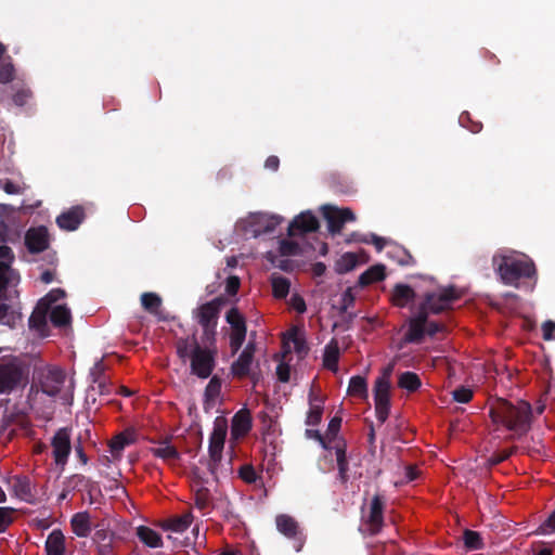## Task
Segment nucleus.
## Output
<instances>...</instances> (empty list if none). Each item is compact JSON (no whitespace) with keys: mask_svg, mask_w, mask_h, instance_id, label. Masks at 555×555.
<instances>
[{"mask_svg":"<svg viewBox=\"0 0 555 555\" xmlns=\"http://www.w3.org/2000/svg\"><path fill=\"white\" fill-rule=\"evenodd\" d=\"M282 222V218L278 216H272L266 219L263 223V229L260 231L258 230V233H272L275 228Z\"/></svg>","mask_w":555,"mask_h":555,"instance_id":"61","label":"nucleus"},{"mask_svg":"<svg viewBox=\"0 0 555 555\" xmlns=\"http://www.w3.org/2000/svg\"><path fill=\"white\" fill-rule=\"evenodd\" d=\"M354 295L351 288H347L341 295L340 299V312L345 313L347 310L354 305Z\"/></svg>","mask_w":555,"mask_h":555,"instance_id":"57","label":"nucleus"},{"mask_svg":"<svg viewBox=\"0 0 555 555\" xmlns=\"http://www.w3.org/2000/svg\"><path fill=\"white\" fill-rule=\"evenodd\" d=\"M238 475L246 483H254L257 480L256 470L251 465L241 466Z\"/></svg>","mask_w":555,"mask_h":555,"instance_id":"55","label":"nucleus"},{"mask_svg":"<svg viewBox=\"0 0 555 555\" xmlns=\"http://www.w3.org/2000/svg\"><path fill=\"white\" fill-rule=\"evenodd\" d=\"M464 545L468 551L482 550L485 546L483 540L479 532L466 529L463 532Z\"/></svg>","mask_w":555,"mask_h":555,"instance_id":"43","label":"nucleus"},{"mask_svg":"<svg viewBox=\"0 0 555 555\" xmlns=\"http://www.w3.org/2000/svg\"><path fill=\"white\" fill-rule=\"evenodd\" d=\"M415 291L408 284L398 283L395 285L391 294L393 306L404 308L415 299Z\"/></svg>","mask_w":555,"mask_h":555,"instance_id":"20","label":"nucleus"},{"mask_svg":"<svg viewBox=\"0 0 555 555\" xmlns=\"http://www.w3.org/2000/svg\"><path fill=\"white\" fill-rule=\"evenodd\" d=\"M305 436L309 439L317 440L322 446L323 449L332 450L333 446L328 444L325 437L318 429H306Z\"/></svg>","mask_w":555,"mask_h":555,"instance_id":"56","label":"nucleus"},{"mask_svg":"<svg viewBox=\"0 0 555 555\" xmlns=\"http://www.w3.org/2000/svg\"><path fill=\"white\" fill-rule=\"evenodd\" d=\"M86 215L85 209L81 206H74L68 210L62 212L56 218V223L62 230L75 231L78 229L80 223L83 221Z\"/></svg>","mask_w":555,"mask_h":555,"instance_id":"16","label":"nucleus"},{"mask_svg":"<svg viewBox=\"0 0 555 555\" xmlns=\"http://www.w3.org/2000/svg\"><path fill=\"white\" fill-rule=\"evenodd\" d=\"M137 535L142 543L152 548L163 546V540L160 534L146 526H140L137 529Z\"/></svg>","mask_w":555,"mask_h":555,"instance_id":"32","label":"nucleus"},{"mask_svg":"<svg viewBox=\"0 0 555 555\" xmlns=\"http://www.w3.org/2000/svg\"><path fill=\"white\" fill-rule=\"evenodd\" d=\"M339 347L335 339H332L324 348L323 365L333 372L338 370Z\"/></svg>","mask_w":555,"mask_h":555,"instance_id":"31","label":"nucleus"},{"mask_svg":"<svg viewBox=\"0 0 555 555\" xmlns=\"http://www.w3.org/2000/svg\"><path fill=\"white\" fill-rule=\"evenodd\" d=\"M193 516L190 512L166 519L163 524L165 530L184 532L192 524Z\"/></svg>","mask_w":555,"mask_h":555,"instance_id":"28","label":"nucleus"},{"mask_svg":"<svg viewBox=\"0 0 555 555\" xmlns=\"http://www.w3.org/2000/svg\"><path fill=\"white\" fill-rule=\"evenodd\" d=\"M49 310V305L40 300L29 318V326L43 334L48 328L47 315Z\"/></svg>","mask_w":555,"mask_h":555,"instance_id":"23","label":"nucleus"},{"mask_svg":"<svg viewBox=\"0 0 555 555\" xmlns=\"http://www.w3.org/2000/svg\"><path fill=\"white\" fill-rule=\"evenodd\" d=\"M92 539L96 546H99L101 543L105 544L108 542H114L115 533L107 528L98 525Z\"/></svg>","mask_w":555,"mask_h":555,"instance_id":"48","label":"nucleus"},{"mask_svg":"<svg viewBox=\"0 0 555 555\" xmlns=\"http://www.w3.org/2000/svg\"><path fill=\"white\" fill-rule=\"evenodd\" d=\"M216 348L202 347L193 335V349L190 359L191 374L202 379L208 378L216 366Z\"/></svg>","mask_w":555,"mask_h":555,"instance_id":"5","label":"nucleus"},{"mask_svg":"<svg viewBox=\"0 0 555 555\" xmlns=\"http://www.w3.org/2000/svg\"><path fill=\"white\" fill-rule=\"evenodd\" d=\"M348 395L361 399L367 398V383L365 377L356 375L349 380Z\"/></svg>","mask_w":555,"mask_h":555,"instance_id":"37","label":"nucleus"},{"mask_svg":"<svg viewBox=\"0 0 555 555\" xmlns=\"http://www.w3.org/2000/svg\"><path fill=\"white\" fill-rule=\"evenodd\" d=\"M64 485H66V487L73 491L81 490V489L91 491L94 489L95 482L81 474H74V475L69 476L68 478H66V480L64 481Z\"/></svg>","mask_w":555,"mask_h":555,"instance_id":"36","label":"nucleus"},{"mask_svg":"<svg viewBox=\"0 0 555 555\" xmlns=\"http://www.w3.org/2000/svg\"><path fill=\"white\" fill-rule=\"evenodd\" d=\"M44 550L47 555H66L65 537L60 529H54L48 535Z\"/></svg>","mask_w":555,"mask_h":555,"instance_id":"21","label":"nucleus"},{"mask_svg":"<svg viewBox=\"0 0 555 555\" xmlns=\"http://www.w3.org/2000/svg\"><path fill=\"white\" fill-rule=\"evenodd\" d=\"M489 416L494 424H501L518 436L525 435L531 428L532 409L530 403L524 400L516 404L498 398L489 409Z\"/></svg>","mask_w":555,"mask_h":555,"instance_id":"1","label":"nucleus"},{"mask_svg":"<svg viewBox=\"0 0 555 555\" xmlns=\"http://www.w3.org/2000/svg\"><path fill=\"white\" fill-rule=\"evenodd\" d=\"M279 249L282 256H296L299 253V245L294 241L282 240Z\"/></svg>","mask_w":555,"mask_h":555,"instance_id":"52","label":"nucleus"},{"mask_svg":"<svg viewBox=\"0 0 555 555\" xmlns=\"http://www.w3.org/2000/svg\"><path fill=\"white\" fill-rule=\"evenodd\" d=\"M493 266L505 285L517 286L520 279L537 275L534 262L530 258L493 257Z\"/></svg>","mask_w":555,"mask_h":555,"instance_id":"2","label":"nucleus"},{"mask_svg":"<svg viewBox=\"0 0 555 555\" xmlns=\"http://www.w3.org/2000/svg\"><path fill=\"white\" fill-rule=\"evenodd\" d=\"M73 532L79 538H87L91 532L90 515L87 512L76 513L70 519Z\"/></svg>","mask_w":555,"mask_h":555,"instance_id":"25","label":"nucleus"},{"mask_svg":"<svg viewBox=\"0 0 555 555\" xmlns=\"http://www.w3.org/2000/svg\"><path fill=\"white\" fill-rule=\"evenodd\" d=\"M323 215L327 221L328 231L332 234L340 233L346 222L356 220V215L350 208L339 209L337 207L326 205L323 207Z\"/></svg>","mask_w":555,"mask_h":555,"instance_id":"12","label":"nucleus"},{"mask_svg":"<svg viewBox=\"0 0 555 555\" xmlns=\"http://www.w3.org/2000/svg\"><path fill=\"white\" fill-rule=\"evenodd\" d=\"M387 255L397 261L398 264L403 267L414 266L416 263V260L411 255V253L400 245H392L391 248L387 251Z\"/></svg>","mask_w":555,"mask_h":555,"instance_id":"35","label":"nucleus"},{"mask_svg":"<svg viewBox=\"0 0 555 555\" xmlns=\"http://www.w3.org/2000/svg\"><path fill=\"white\" fill-rule=\"evenodd\" d=\"M13 491L18 499L27 503L35 502V494L33 492L31 481L28 477H15L13 481Z\"/></svg>","mask_w":555,"mask_h":555,"instance_id":"24","label":"nucleus"},{"mask_svg":"<svg viewBox=\"0 0 555 555\" xmlns=\"http://www.w3.org/2000/svg\"><path fill=\"white\" fill-rule=\"evenodd\" d=\"M221 386H222L221 378L217 375H214L210 378V380L207 384L205 391H204V409L206 411L215 404L217 398L220 396Z\"/></svg>","mask_w":555,"mask_h":555,"instance_id":"27","label":"nucleus"},{"mask_svg":"<svg viewBox=\"0 0 555 555\" xmlns=\"http://www.w3.org/2000/svg\"><path fill=\"white\" fill-rule=\"evenodd\" d=\"M15 259L13 250L7 244L0 245V292L20 282V274L12 268Z\"/></svg>","mask_w":555,"mask_h":555,"instance_id":"8","label":"nucleus"},{"mask_svg":"<svg viewBox=\"0 0 555 555\" xmlns=\"http://www.w3.org/2000/svg\"><path fill=\"white\" fill-rule=\"evenodd\" d=\"M225 321L231 326V334L247 335V326L245 317L236 307H232L225 313Z\"/></svg>","mask_w":555,"mask_h":555,"instance_id":"26","label":"nucleus"},{"mask_svg":"<svg viewBox=\"0 0 555 555\" xmlns=\"http://www.w3.org/2000/svg\"><path fill=\"white\" fill-rule=\"evenodd\" d=\"M178 357L185 361L188 358L191 359V351L193 349V336L186 338H179L176 344Z\"/></svg>","mask_w":555,"mask_h":555,"instance_id":"46","label":"nucleus"},{"mask_svg":"<svg viewBox=\"0 0 555 555\" xmlns=\"http://www.w3.org/2000/svg\"><path fill=\"white\" fill-rule=\"evenodd\" d=\"M275 524L278 530L288 539H297L298 534H300L298 522L289 515H278Z\"/></svg>","mask_w":555,"mask_h":555,"instance_id":"22","label":"nucleus"},{"mask_svg":"<svg viewBox=\"0 0 555 555\" xmlns=\"http://www.w3.org/2000/svg\"><path fill=\"white\" fill-rule=\"evenodd\" d=\"M358 264V258L354 254L347 253L337 261V271L346 273L353 270Z\"/></svg>","mask_w":555,"mask_h":555,"instance_id":"47","label":"nucleus"},{"mask_svg":"<svg viewBox=\"0 0 555 555\" xmlns=\"http://www.w3.org/2000/svg\"><path fill=\"white\" fill-rule=\"evenodd\" d=\"M555 531V509L551 515L540 525L538 532L548 534Z\"/></svg>","mask_w":555,"mask_h":555,"instance_id":"58","label":"nucleus"},{"mask_svg":"<svg viewBox=\"0 0 555 555\" xmlns=\"http://www.w3.org/2000/svg\"><path fill=\"white\" fill-rule=\"evenodd\" d=\"M473 390L463 386L452 391L454 401L460 403H468L473 399Z\"/></svg>","mask_w":555,"mask_h":555,"instance_id":"53","label":"nucleus"},{"mask_svg":"<svg viewBox=\"0 0 555 555\" xmlns=\"http://www.w3.org/2000/svg\"><path fill=\"white\" fill-rule=\"evenodd\" d=\"M309 405L310 409L307 413L306 425L317 426L320 424L323 415V405L321 403H313V390L309 392Z\"/></svg>","mask_w":555,"mask_h":555,"instance_id":"42","label":"nucleus"},{"mask_svg":"<svg viewBox=\"0 0 555 555\" xmlns=\"http://www.w3.org/2000/svg\"><path fill=\"white\" fill-rule=\"evenodd\" d=\"M333 450H335L336 455V462H337V468H338V480L341 485L346 486L349 480V463L347 460L346 454V443L344 440L337 441L333 447Z\"/></svg>","mask_w":555,"mask_h":555,"instance_id":"19","label":"nucleus"},{"mask_svg":"<svg viewBox=\"0 0 555 555\" xmlns=\"http://www.w3.org/2000/svg\"><path fill=\"white\" fill-rule=\"evenodd\" d=\"M319 229L317 217L310 211L301 212L289 223L287 234L289 236L304 235L315 232Z\"/></svg>","mask_w":555,"mask_h":555,"instance_id":"14","label":"nucleus"},{"mask_svg":"<svg viewBox=\"0 0 555 555\" xmlns=\"http://www.w3.org/2000/svg\"><path fill=\"white\" fill-rule=\"evenodd\" d=\"M132 439L126 433H120L115 436L109 442V451L115 460L121 457L125 448L132 443Z\"/></svg>","mask_w":555,"mask_h":555,"instance_id":"40","label":"nucleus"},{"mask_svg":"<svg viewBox=\"0 0 555 555\" xmlns=\"http://www.w3.org/2000/svg\"><path fill=\"white\" fill-rule=\"evenodd\" d=\"M385 500L380 494H375L370 503L367 514L362 508V525L360 530L364 534L376 535L384 527Z\"/></svg>","mask_w":555,"mask_h":555,"instance_id":"6","label":"nucleus"},{"mask_svg":"<svg viewBox=\"0 0 555 555\" xmlns=\"http://www.w3.org/2000/svg\"><path fill=\"white\" fill-rule=\"evenodd\" d=\"M542 337L544 340L555 339V322L547 320L542 324Z\"/></svg>","mask_w":555,"mask_h":555,"instance_id":"62","label":"nucleus"},{"mask_svg":"<svg viewBox=\"0 0 555 555\" xmlns=\"http://www.w3.org/2000/svg\"><path fill=\"white\" fill-rule=\"evenodd\" d=\"M341 426V418L338 416H334L328 425L327 430L325 435V439L327 440L328 444L334 446L338 440H336L337 434Z\"/></svg>","mask_w":555,"mask_h":555,"instance_id":"50","label":"nucleus"},{"mask_svg":"<svg viewBox=\"0 0 555 555\" xmlns=\"http://www.w3.org/2000/svg\"><path fill=\"white\" fill-rule=\"evenodd\" d=\"M253 362L254 358L251 356L241 352L238 358L231 364L230 372L235 378L244 379L250 377L256 382V374L251 373Z\"/></svg>","mask_w":555,"mask_h":555,"instance_id":"17","label":"nucleus"},{"mask_svg":"<svg viewBox=\"0 0 555 555\" xmlns=\"http://www.w3.org/2000/svg\"><path fill=\"white\" fill-rule=\"evenodd\" d=\"M390 404V383L385 376L378 377L374 385V405Z\"/></svg>","mask_w":555,"mask_h":555,"instance_id":"29","label":"nucleus"},{"mask_svg":"<svg viewBox=\"0 0 555 555\" xmlns=\"http://www.w3.org/2000/svg\"><path fill=\"white\" fill-rule=\"evenodd\" d=\"M90 376L92 377V383H94V379H106L105 365L102 360L94 363L90 371Z\"/></svg>","mask_w":555,"mask_h":555,"instance_id":"63","label":"nucleus"},{"mask_svg":"<svg viewBox=\"0 0 555 555\" xmlns=\"http://www.w3.org/2000/svg\"><path fill=\"white\" fill-rule=\"evenodd\" d=\"M272 294L278 299H284L289 293L291 282L287 278L273 274L271 276Z\"/></svg>","mask_w":555,"mask_h":555,"instance_id":"39","label":"nucleus"},{"mask_svg":"<svg viewBox=\"0 0 555 555\" xmlns=\"http://www.w3.org/2000/svg\"><path fill=\"white\" fill-rule=\"evenodd\" d=\"M14 78V67L11 63L2 64L0 66V83H7Z\"/></svg>","mask_w":555,"mask_h":555,"instance_id":"59","label":"nucleus"},{"mask_svg":"<svg viewBox=\"0 0 555 555\" xmlns=\"http://www.w3.org/2000/svg\"><path fill=\"white\" fill-rule=\"evenodd\" d=\"M240 285H241V281H240L238 276H236V275L229 276L225 281L227 294L230 296L236 295L238 292Z\"/></svg>","mask_w":555,"mask_h":555,"instance_id":"60","label":"nucleus"},{"mask_svg":"<svg viewBox=\"0 0 555 555\" xmlns=\"http://www.w3.org/2000/svg\"><path fill=\"white\" fill-rule=\"evenodd\" d=\"M422 385L420 376L414 372H403L399 375L398 386L410 392L416 391Z\"/></svg>","mask_w":555,"mask_h":555,"instance_id":"41","label":"nucleus"},{"mask_svg":"<svg viewBox=\"0 0 555 555\" xmlns=\"http://www.w3.org/2000/svg\"><path fill=\"white\" fill-rule=\"evenodd\" d=\"M51 323L55 327L68 326L72 323L70 310L63 305L55 306L51 309L49 314Z\"/></svg>","mask_w":555,"mask_h":555,"instance_id":"34","label":"nucleus"},{"mask_svg":"<svg viewBox=\"0 0 555 555\" xmlns=\"http://www.w3.org/2000/svg\"><path fill=\"white\" fill-rule=\"evenodd\" d=\"M163 300L160 296L156 293H143L141 295V305L144 310L149 313L159 317V309L162 307Z\"/></svg>","mask_w":555,"mask_h":555,"instance_id":"38","label":"nucleus"},{"mask_svg":"<svg viewBox=\"0 0 555 555\" xmlns=\"http://www.w3.org/2000/svg\"><path fill=\"white\" fill-rule=\"evenodd\" d=\"M151 453L153 456L162 459L168 464H173L181 459V455L177 448L170 444V438H165L164 440L158 442V447L151 448Z\"/></svg>","mask_w":555,"mask_h":555,"instance_id":"18","label":"nucleus"},{"mask_svg":"<svg viewBox=\"0 0 555 555\" xmlns=\"http://www.w3.org/2000/svg\"><path fill=\"white\" fill-rule=\"evenodd\" d=\"M210 491L205 487L198 488L194 493L195 506L204 514L210 507Z\"/></svg>","mask_w":555,"mask_h":555,"instance_id":"44","label":"nucleus"},{"mask_svg":"<svg viewBox=\"0 0 555 555\" xmlns=\"http://www.w3.org/2000/svg\"><path fill=\"white\" fill-rule=\"evenodd\" d=\"M517 451V447H512L507 450H502L498 452H493L488 459V466L492 467L499 465L500 463L506 461L509 456H512Z\"/></svg>","mask_w":555,"mask_h":555,"instance_id":"49","label":"nucleus"},{"mask_svg":"<svg viewBox=\"0 0 555 555\" xmlns=\"http://www.w3.org/2000/svg\"><path fill=\"white\" fill-rule=\"evenodd\" d=\"M25 245L30 254H39L49 247L47 228H30L25 234Z\"/></svg>","mask_w":555,"mask_h":555,"instance_id":"15","label":"nucleus"},{"mask_svg":"<svg viewBox=\"0 0 555 555\" xmlns=\"http://www.w3.org/2000/svg\"><path fill=\"white\" fill-rule=\"evenodd\" d=\"M20 238V232L10 228L3 220H0V244L15 243Z\"/></svg>","mask_w":555,"mask_h":555,"instance_id":"45","label":"nucleus"},{"mask_svg":"<svg viewBox=\"0 0 555 555\" xmlns=\"http://www.w3.org/2000/svg\"><path fill=\"white\" fill-rule=\"evenodd\" d=\"M23 369L15 360L0 362V393L12 392L23 379Z\"/></svg>","mask_w":555,"mask_h":555,"instance_id":"9","label":"nucleus"},{"mask_svg":"<svg viewBox=\"0 0 555 555\" xmlns=\"http://www.w3.org/2000/svg\"><path fill=\"white\" fill-rule=\"evenodd\" d=\"M386 273H385V266L383 264H375L370 267L366 271H364L359 276V285L360 286H367L370 284L380 282L385 280Z\"/></svg>","mask_w":555,"mask_h":555,"instance_id":"33","label":"nucleus"},{"mask_svg":"<svg viewBox=\"0 0 555 555\" xmlns=\"http://www.w3.org/2000/svg\"><path fill=\"white\" fill-rule=\"evenodd\" d=\"M462 297V292L454 285L442 287L438 292H427L420 307L427 314H439L452 308V305Z\"/></svg>","mask_w":555,"mask_h":555,"instance_id":"4","label":"nucleus"},{"mask_svg":"<svg viewBox=\"0 0 555 555\" xmlns=\"http://www.w3.org/2000/svg\"><path fill=\"white\" fill-rule=\"evenodd\" d=\"M251 428V417L247 410L238 411L232 420V434L236 436H244L248 434Z\"/></svg>","mask_w":555,"mask_h":555,"instance_id":"30","label":"nucleus"},{"mask_svg":"<svg viewBox=\"0 0 555 555\" xmlns=\"http://www.w3.org/2000/svg\"><path fill=\"white\" fill-rule=\"evenodd\" d=\"M52 454L56 465L64 466L72 451L70 430L60 428L51 439Z\"/></svg>","mask_w":555,"mask_h":555,"instance_id":"11","label":"nucleus"},{"mask_svg":"<svg viewBox=\"0 0 555 555\" xmlns=\"http://www.w3.org/2000/svg\"><path fill=\"white\" fill-rule=\"evenodd\" d=\"M222 304L221 298H215L193 311L195 320L203 328L202 340L207 346H214L216 343L217 325Z\"/></svg>","mask_w":555,"mask_h":555,"instance_id":"3","label":"nucleus"},{"mask_svg":"<svg viewBox=\"0 0 555 555\" xmlns=\"http://www.w3.org/2000/svg\"><path fill=\"white\" fill-rule=\"evenodd\" d=\"M428 317L429 314L424 308L418 306L417 312L408 320L409 327L403 336L404 343L420 344L423 341Z\"/></svg>","mask_w":555,"mask_h":555,"instance_id":"13","label":"nucleus"},{"mask_svg":"<svg viewBox=\"0 0 555 555\" xmlns=\"http://www.w3.org/2000/svg\"><path fill=\"white\" fill-rule=\"evenodd\" d=\"M13 508L0 507V533L4 532L7 528L13 522Z\"/></svg>","mask_w":555,"mask_h":555,"instance_id":"54","label":"nucleus"},{"mask_svg":"<svg viewBox=\"0 0 555 555\" xmlns=\"http://www.w3.org/2000/svg\"><path fill=\"white\" fill-rule=\"evenodd\" d=\"M246 335L230 334V348L232 353H236L243 346Z\"/></svg>","mask_w":555,"mask_h":555,"instance_id":"64","label":"nucleus"},{"mask_svg":"<svg viewBox=\"0 0 555 555\" xmlns=\"http://www.w3.org/2000/svg\"><path fill=\"white\" fill-rule=\"evenodd\" d=\"M37 382L43 393L54 397L65 382V374L57 367H44L37 373Z\"/></svg>","mask_w":555,"mask_h":555,"instance_id":"10","label":"nucleus"},{"mask_svg":"<svg viewBox=\"0 0 555 555\" xmlns=\"http://www.w3.org/2000/svg\"><path fill=\"white\" fill-rule=\"evenodd\" d=\"M227 437V427L216 425L209 437L207 467L209 473L217 479L218 465L222 459V451L224 448Z\"/></svg>","mask_w":555,"mask_h":555,"instance_id":"7","label":"nucleus"},{"mask_svg":"<svg viewBox=\"0 0 555 555\" xmlns=\"http://www.w3.org/2000/svg\"><path fill=\"white\" fill-rule=\"evenodd\" d=\"M459 122L462 127L468 129L472 133H478L482 129V124L480 121L472 120L470 115L467 112H464L460 115Z\"/></svg>","mask_w":555,"mask_h":555,"instance_id":"51","label":"nucleus"}]
</instances>
